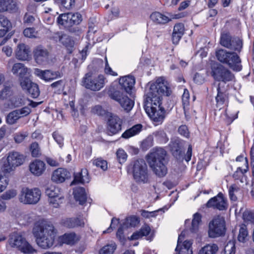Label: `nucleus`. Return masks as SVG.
I'll use <instances>...</instances> for the list:
<instances>
[{"mask_svg":"<svg viewBox=\"0 0 254 254\" xmlns=\"http://www.w3.org/2000/svg\"><path fill=\"white\" fill-rule=\"evenodd\" d=\"M218 250L217 245L208 244L202 247L199 251L198 254H215Z\"/></svg>","mask_w":254,"mask_h":254,"instance_id":"nucleus-38","label":"nucleus"},{"mask_svg":"<svg viewBox=\"0 0 254 254\" xmlns=\"http://www.w3.org/2000/svg\"><path fill=\"white\" fill-rule=\"evenodd\" d=\"M53 136L60 146L62 147L64 144L63 137L57 132H54L53 134Z\"/></svg>","mask_w":254,"mask_h":254,"instance_id":"nucleus-61","label":"nucleus"},{"mask_svg":"<svg viewBox=\"0 0 254 254\" xmlns=\"http://www.w3.org/2000/svg\"><path fill=\"white\" fill-rule=\"evenodd\" d=\"M9 245L25 254H33L37 253L35 249L20 233H13L8 240Z\"/></svg>","mask_w":254,"mask_h":254,"instance_id":"nucleus-6","label":"nucleus"},{"mask_svg":"<svg viewBox=\"0 0 254 254\" xmlns=\"http://www.w3.org/2000/svg\"><path fill=\"white\" fill-rule=\"evenodd\" d=\"M169 146L173 155L177 159H181L183 155L180 141L178 139L172 140Z\"/></svg>","mask_w":254,"mask_h":254,"instance_id":"nucleus-27","label":"nucleus"},{"mask_svg":"<svg viewBox=\"0 0 254 254\" xmlns=\"http://www.w3.org/2000/svg\"><path fill=\"white\" fill-rule=\"evenodd\" d=\"M61 43L67 48H72L74 46V41L66 34H63L61 38Z\"/></svg>","mask_w":254,"mask_h":254,"instance_id":"nucleus-44","label":"nucleus"},{"mask_svg":"<svg viewBox=\"0 0 254 254\" xmlns=\"http://www.w3.org/2000/svg\"><path fill=\"white\" fill-rule=\"evenodd\" d=\"M11 27L10 21L6 17L0 15V37H3Z\"/></svg>","mask_w":254,"mask_h":254,"instance_id":"nucleus-35","label":"nucleus"},{"mask_svg":"<svg viewBox=\"0 0 254 254\" xmlns=\"http://www.w3.org/2000/svg\"><path fill=\"white\" fill-rule=\"evenodd\" d=\"M63 199L64 196L62 194L59 195L58 197L49 198V203L53 206V207L57 208L59 206L60 204L62 203Z\"/></svg>","mask_w":254,"mask_h":254,"instance_id":"nucleus-50","label":"nucleus"},{"mask_svg":"<svg viewBox=\"0 0 254 254\" xmlns=\"http://www.w3.org/2000/svg\"><path fill=\"white\" fill-rule=\"evenodd\" d=\"M81 21V15L78 13L68 12L63 13L57 19L58 23L66 28L77 25Z\"/></svg>","mask_w":254,"mask_h":254,"instance_id":"nucleus-14","label":"nucleus"},{"mask_svg":"<svg viewBox=\"0 0 254 254\" xmlns=\"http://www.w3.org/2000/svg\"><path fill=\"white\" fill-rule=\"evenodd\" d=\"M240 190V188L235 184L231 185L229 190V194L230 199L233 201H236L237 199L236 193Z\"/></svg>","mask_w":254,"mask_h":254,"instance_id":"nucleus-48","label":"nucleus"},{"mask_svg":"<svg viewBox=\"0 0 254 254\" xmlns=\"http://www.w3.org/2000/svg\"><path fill=\"white\" fill-rule=\"evenodd\" d=\"M183 238L182 234L179 235L177 246L175 249V254H192L191 241L186 240L182 242V239Z\"/></svg>","mask_w":254,"mask_h":254,"instance_id":"nucleus-20","label":"nucleus"},{"mask_svg":"<svg viewBox=\"0 0 254 254\" xmlns=\"http://www.w3.org/2000/svg\"><path fill=\"white\" fill-rule=\"evenodd\" d=\"M108 94L111 99L118 102L121 106L127 112L130 111L134 105L133 101L121 91L110 90Z\"/></svg>","mask_w":254,"mask_h":254,"instance_id":"nucleus-13","label":"nucleus"},{"mask_svg":"<svg viewBox=\"0 0 254 254\" xmlns=\"http://www.w3.org/2000/svg\"><path fill=\"white\" fill-rule=\"evenodd\" d=\"M119 82L122 88L127 93H130L134 87L135 80L133 76L127 75L120 78Z\"/></svg>","mask_w":254,"mask_h":254,"instance_id":"nucleus-23","label":"nucleus"},{"mask_svg":"<svg viewBox=\"0 0 254 254\" xmlns=\"http://www.w3.org/2000/svg\"><path fill=\"white\" fill-rule=\"evenodd\" d=\"M93 164L97 167L100 168L103 171H105L107 169V162L106 161L101 158H97L93 161Z\"/></svg>","mask_w":254,"mask_h":254,"instance_id":"nucleus-52","label":"nucleus"},{"mask_svg":"<svg viewBox=\"0 0 254 254\" xmlns=\"http://www.w3.org/2000/svg\"><path fill=\"white\" fill-rule=\"evenodd\" d=\"M16 5L10 0H0V12L4 11H15Z\"/></svg>","mask_w":254,"mask_h":254,"instance_id":"nucleus-34","label":"nucleus"},{"mask_svg":"<svg viewBox=\"0 0 254 254\" xmlns=\"http://www.w3.org/2000/svg\"><path fill=\"white\" fill-rule=\"evenodd\" d=\"M116 249L115 244L107 245L103 247L99 251V254H112Z\"/></svg>","mask_w":254,"mask_h":254,"instance_id":"nucleus-45","label":"nucleus"},{"mask_svg":"<svg viewBox=\"0 0 254 254\" xmlns=\"http://www.w3.org/2000/svg\"><path fill=\"white\" fill-rule=\"evenodd\" d=\"M225 231V221L223 217L218 215L210 221L208 231L209 237L214 238L222 236Z\"/></svg>","mask_w":254,"mask_h":254,"instance_id":"nucleus-8","label":"nucleus"},{"mask_svg":"<svg viewBox=\"0 0 254 254\" xmlns=\"http://www.w3.org/2000/svg\"><path fill=\"white\" fill-rule=\"evenodd\" d=\"M15 57L19 61H28L31 58L30 49L25 44H19L15 50Z\"/></svg>","mask_w":254,"mask_h":254,"instance_id":"nucleus-21","label":"nucleus"},{"mask_svg":"<svg viewBox=\"0 0 254 254\" xmlns=\"http://www.w3.org/2000/svg\"><path fill=\"white\" fill-rule=\"evenodd\" d=\"M61 4L66 9L71 8L75 3V0H60Z\"/></svg>","mask_w":254,"mask_h":254,"instance_id":"nucleus-62","label":"nucleus"},{"mask_svg":"<svg viewBox=\"0 0 254 254\" xmlns=\"http://www.w3.org/2000/svg\"><path fill=\"white\" fill-rule=\"evenodd\" d=\"M212 74L215 80L224 83L232 81L235 79L234 74L227 67L221 64L212 68Z\"/></svg>","mask_w":254,"mask_h":254,"instance_id":"nucleus-12","label":"nucleus"},{"mask_svg":"<svg viewBox=\"0 0 254 254\" xmlns=\"http://www.w3.org/2000/svg\"><path fill=\"white\" fill-rule=\"evenodd\" d=\"M220 44L228 49L240 52L243 47V41L238 37L232 38L229 33H223L220 37Z\"/></svg>","mask_w":254,"mask_h":254,"instance_id":"nucleus-11","label":"nucleus"},{"mask_svg":"<svg viewBox=\"0 0 254 254\" xmlns=\"http://www.w3.org/2000/svg\"><path fill=\"white\" fill-rule=\"evenodd\" d=\"M33 98H37L40 94V90L37 84L33 83L26 91Z\"/></svg>","mask_w":254,"mask_h":254,"instance_id":"nucleus-47","label":"nucleus"},{"mask_svg":"<svg viewBox=\"0 0 254 254\" xmlns=\"http://www.w3.org/2000/svg\"><path fill=\"white\" fill-rule=\"evenodd\" d=\"M236 248L234 241H229L224 248L225 254H235Z\"/></svg>","mask_w":254,"mask_h":254,"instance_id":"nucleus-49","label":"nucleus"},{"mask_svg":"<svg viewBox=\"0 0 254 254\" xmlns=\"http://www.w3.org/2000/svg\"><path fill=\"white\" fill-rule=\"evenodd\" d=\"M201 221V216L200 214L196 213L193 215L191 222L190 231L192 233H196L199 229V225Z\"/></svg>","mask_w":254,"mask_h":254,"instance_id":"nucleus-39","label":"nucleus"},{"mask_svg":"<svg viewBox=\"0 0 254 254\" xmlns=\"http://www.w3.org/2000/svg\"><path fill=\"white\" fill-rule=\"evenodd\" d=\"M190 94L189 91L185 89L182 95V103L184 109L189 105Z\"/></svg>","mask_w":254,"mask_h":254,"instance_id":"nucleus-57","label":"nucleus"},{"mask_svg":"<svg viewBox=\"0 0 254 254\" xmlns=\"http://www.w3.org/2000/svg\"><path fill=\"white\" fill-rule=\"evenodd\" d=\"M122 120L116 115L111 114L107 126V133L109 135L118 133L121 130Z\"/></svg>","mask_w":254,"mask_h":254,"instance_id":"nucleus-16","label":"nucleus"},{"mask_svg":"<svg viewBox=\"0 0 254 254\" xmlns=\"http://www.w3.org/2000/svg\"><path fill=\"white\" fill-rule=\"evenodd\" d=\"M178 132L180 134L186 137H188L189 136V132L188 128L185 125H182L180 126L178 128Z\"/></svg>","mask_w":254,"mask_h":254,"instance_id":"nucleus-63","label":"nucleus"},{"mask_svg":"<svg viewBox=\"0 0 254 254\" xmlns=\"http://www.w3.org/2000/svg\"><path fill=\"white\" fill-rule=\"evenodd\" d=\"M116 154L117 159L120 164L123 163L126 161L127 156L123 149H118Z\"/></svg>","mask_w":254,"mask_h":254,"instance_id":"nucleus-54","label":"nucleus"},{"mask_svg":"<svg viewBox=\"0 0 254 254\" xmlns=\"http://www.w3.org/2000/svg\"><path fill=\"white\" fill-rule=\"evenodd\" d=\"M62 241L63 243L73 245L78 240V236L74 233L65 234L62 236Z\"/></svg>","mask_w":254,"mask_h":254,"instance_id":"nucleus-37","label":"nucleus"},{"mask_svg":"<svg viewBox=\"0 0 254 254\" xmlns=\"http://www.w3.org/2000/svg\"><path fill=\"white\" fill-rule=\"evenodd\" d=\"M64 226L68 228L77 227H83L84 222L82 219L79 217L67 218L62 220Z\"/></svg>","mask_w":254,"mask_h":254,"instance_id":"nucleus-26","label":"nucleus"},{"mask_svg":"<svg viewBox=\"0 0 254 254\" xmlns=\"http://www.w3.org/2000/svg\"><path fill=\"white\" fill-rule=\"evenodd\" d=\"M215 55L220 63L227 65L233 71H240L242 70L241 59L236 53L221 49L216 51Z\"/></svg>","mask_w":254,"mask_h":254,"instance_id":"nucleus-4","label":"nucleus"},{"mask_svg":"<svg viewBox=\"0 0 254 254\" xmlns=\"http://www.w3.org/2000/svg\"><path fill=\"white\" fill-rule=\"evenodd\" d=\"M220 84L217 87V95L216 97V101L217 103V106L221 108V106L224 105H226L228 102V96L227 94L222 91L219 86Z\"/></svg>","mask_w":254,"mask_h":254,"instance_id":"nucleus-33","label":"nucleus"},{"mask_svg":"<svg viewBox=\"0 0 254 254\" xmlns=\"http://www.w3.org/2000/svg\"><path fill=\"white\" fill-rule=\"evenodd\" d=\"M141 128L142 125L140 124L134 125L125 131L122 136L125 138H128L138 134L141 131Z\"/></svg>","mask_w":254,"mask_h":254,"instance_id":"nucleus-36","label":"nucleus"},{"mask_svg":"<svg viewBox=\"0 0 254 254\" xmlns=\"http://www.w3.org/2000/svg\"><path fill=\"white\" fill-rule=\"evenodd\" d=\"M146 159L150 169L156 176L163 177L167 174L168 160L166 152L164 149L159 148L153 150L147 155Z\"/></svg>","mask_w":254,"mask_h":254,"instance_id":"nucleus-3","label":"nucleus"},{"mask_svg":"<svg viewBox=\"0 0 254 254\" xmlns=\"http://www.w3.org/2000/svg\"><path fill=\"white\" fill-rule=\"evenodd\" d=\"M70 173L66 169L58 168L55 170L52 176V180L56 183H62L70 177Z\"/></svg>","mask_w":254,"mask_h":254,"instance_id":"nucleus-22","label":"nucleus"},{"mask_svg":"<svg viewBox=\"0 0 254 254\" xmlns=\"http://www.w3.org/2000/svg\"><path fill=\"white\" fill-rule=\"evenodd\" d=\"M91 112L93 114L98 116H103L105 114V111L100 105H96L92 108Z\"/></svg>","mask_w":254,"mask_h":254,"instance_id":"nucleus-60","label":"nucleus"},{"mask_svg":"<svg viewBox=\"0 0 254 254\" xmlns=\"http://www.w3.org/2000/svg\"><path fill=\"white\" fill-rule=\"evenodd\" d=\"M46 167L45 163L38 159H36L29 165V170L34 175L40 176L45 171Z\"/></svg>","mask_w":254,"mask_h":254,"instance_id":"nucleus-24","label":"nucleus"},{"mask_svg":"<svg viewBox=\"0 0 254 254\" xmlns=\"http://www.w3.org/2000/svg\"><path fill=\"white\" fill-rule=\"evenodd\" d=\"M249 168L248 159H245V168L242 169L239 167L233 175V178L236 180H239L241 183H244L246 182L247 176L246 173L247 172Z\"/></svg>","mask_w":254,"mask_h":254,"instance_id":"nucleus-28","label":"nucleus"},{"mask_svg":"<svg viewBox=\"0 0 254 254\" xmlns=\"http://www.w3.org/2000/svg\"><path fill=\"white\" fill-rule=\"evenodd\" d=\"M169 17L159 12H154L150 15L151 19L157 24H164L171 20L172 16Z\"/></svg>","mask_w":254,"mask_h":254,"instance_id":"nucleus-31","label":"nucleus"},{"mask_svg":"<svg viewBox=\"0 0 254 254\" xmlns=\"http://www.w3.org/2000/svg\"><path fill=\"white\" fill-rule=\"evenodd\" d=\"M45 193L49 198L58 197L59 195H62L60 189L54 185L48 187L46 190Z\"/></svg>","mask_w":254,"mask_h":254,"instance_id":"nucleus-40","label":"nucleus"},{"mask_svg":"<svg viewBox=\"0 0 254 254\" xmlns=\"http://www.w3.org/2000/svg\"><path fill=\"white\" fill-rule=\"evenodd\" d=\"M25 159V156L18 152L11 151L9 152L6 162H4L2 166L3 172L10 173L13 171L16 167L23 164Z\"/></svg>","mask_w":254,"mask_h":254,"instance_id":"nucleus-9","label":"nucleus"},{"mask_svg":"<svg viewBox=\"0 0 254 254\" xmlns=\"http://www.w3.org/2000/svg\"><path fill=\"white\" fill-rule=\"evenodd\" d=\"M34 74L45 81H51L62 76L59 71H53L51 70H41L39 68L34 69Z\"/></svg>","mask_w":254,"mask_h":254,"instance_id":"nucleus-19","label":"nucleus"},{"mask_svg":"<svg viewBox=\"0 0 254 254\" xmlns=\"http://www.w3.org/2000/svg\"><path fill=\"white\" fill-rule=\"evenodd\" d=\"M20 84L22 89L26 91L33 84V82L28 77H25L19 79Z\"/></svg>","mask_w":254,"mask_h":254,"instance_id":"nucleus-51","label":"nucleus"},{"mask_svg":"<svg viewBox=\"0 0 254 254\" xmlns=\"http://www.w3.org/2000/svg\"><path fill=\"white\" fill-rule=\"evenodd\" d=\"M74 197L81 205L84 204L87 200V194L84 188L79 187L76 188L73 191Z\"/></svg>","mask_w":254,"mask_h":254,"instance_id":"nucleus-32","label":"nucleus"},{"mask_svg":"<svg viewBox=\"0 0 254 254\" xmlns=\"http://www.w3.org/2000/svg\"><path fill=\"white\" fill-rule=\"evenodd\" d=\"M41 192L37 188L29 189L27 188H23L21 189L19 195V201L28 204H35L40 199Z\"/></svg>","mask_w":254,"mask_h":254,"instance_id":"nucleus-10","label":"nucleus"},{"mask_svg":"<svg viewBox=\"0 0 254 254\" xmlns=\"http://www.w3.org/2000/svg\"><path fill=\"white\" fill-rule=\"evenodd\" d=\"M139 222V218L137 216L133 215L127 217L124 224L126 227H135Z\"/></svg>","mask_w":254,"mask_h":254,"instance_id":"nucleus-42","label":"nucleus"},{"mask_svg":"<svg viewBox=\"0 0 254 254\" xmlns=\"http://www.w3.org/2000/svg\"><path fill=\"white\" fill-rule=\"evenodd\" d=\"M24 35L28 38H36L37 35V31L33 28H27L23 31Z\"/></svg>","mask_w":254,"mask_h":254,"instance_id":"nucleus-55","label":"nucleus"},{"mask_svg":"<svg viewBox=\"0 0 254 254\" xmlns=\"http://www.w3.org/2000/svg\"><path fill=\"white\" fill-rule=\"evenodd\" d=\"M89 182L88 172L87 169H82L79 173L74 174V180L71 183L73 185L76 183L84 184Z\"/></svg>","mask_w":254,"mask_h":254,"instance_id":"nucleus-29","label":"nucleus"},{"mask_svg":"<svg viewBox=\"0 0 254 254\" xmlns=\"http://www.w3.org/2000/svg\"><path fill=\"white\" fill-rule=\"evenodd\" d=\"M148 86L144 102V109L154 122L161 123L165 118V111L160 106L162 96L170 94L167 82L163 77H160L155 82L149 83Z\"/></svg>","mask_w":254,"mask_h":254,"instance_id":"nucleus-1","label":"nucleus"},{"mask_svg":"<svg viewBox=\"0 0 254 254\" xmlns=\"http://www.w3.org/2000/svg\"><path fill=\"white\" fill-rule=\"evenodd\" d=\"M31 112V110L29 106H25L21 109L15 110L7 115L6 122L10 125L15 124L19 119L27 116Z\"/></svg>","mask_w":254,"mask_h":254,"instance_id":"nucleus-15","label":"nucleus"},{"mask_svg":"<svg viewBox=\"0 0 254 254\" xmlns=\"http://www.w3.org/2000/svg\"><path fill=\"white\" fill-rule=\"evenodd\" d=\"M27 136L28 133L27 132L25 133H17L14 135V140L16 143H20L22 142Z\"/></svg>","mask_w":254,"mask_h":254,"instance_id":"nucleus-59","label":"nucleus"},{"mask_svg":"<svg viewBox=\"0 0 254 254\" xmlns=\"http://www.w3.org/2000/svg\"><path fill=\"white\" fill-rule=\"evenodd\" d=\"M30 150L31 155L34 157H38L41 155V152L39 145L36 142L32 143L31 144Z\"/></svg>","mask_w":254,"mask_h":254,"instance_id":"nucleus-53","label":"nucleus"},{"mask_svg":"<svg viewBox=\"0 0 254 254\" xmlns=\"http://www.w3.org/2000/svg\"><path fill=\"white\" fill-rule=\"evenodd\" d=\"M248 232L246 226L243 225L239 230L238 240L239 242L244 243L248 240Z\"/></svg>","mask_w":254,"mask_h":254,"instance_id":"nucleus-41","label":"nucleus"},{"mask_svg":"<svg viewBox=\"0 0 254 254\" xmlns=\"http://www.w3.org/2000/svg\"><path fill=\"white\" fill-rule=\"evenodd\" d=\"M207 207H212L220 210L226 209L228 206L226 199L221 192L214 197L210 198L206 204Z\"/></svg>","mask_w":254,"mask_h":254,"instance_id":"nucleus-18","label":"nucleus"},{"mask_svg":"<svg viewBox=\"0 0 254 254\" xmlns=\"http://www.w3.org/2000/svg\"><path fill=\"white\" fill-rule=\"evenodd\" d=\"M106 82V79L104 75L100 74L96 77L91 72L86 73L82 79L83 86L93 91L101 90Z\"/></svg>","mask_w":254,"mask_h":254,"instance_id":"nucleus-7","label":"nucleus"},{"mask_svg":"<svg viewBox=\"0 0 254 254\" xmlns=\"http://www.w3.org/2000/svg\"><path fill=\"white\" fill-rule=\"evenodd\" d=\"M155 137L161 142L166 143L169 139L163 130H159L153 133Z\"/></svg>","mask_w":254,"mask_h":254,"instance_id":"nucleus-43","label":"nucleus"},{"mask_svg":"<svg viewBox=\"0 0 254 254\" xmlns=\"http://www.w3.org/2000/svg\"><path fill=\"white\" fill-rule=\"evenodd\" d=\"M153 145V138L152 137H148L144 139L141 143V146L143 149L147 150Z\"/></svg>","mask_w":254,"mask_h":254,"instance_id":"nucleus-58","label":"nucleus"},{"mask_svg":"<svg viewBox=\"0 0 254 254\" xmlns=\"http://www.w3.org/2000/svg\"><path fill=\"white\" fill-rule=\"evenodd\" d=\"M32 233L37 245L43 249H48L54 245L57 230L50 221L41 220L34 224Z\"/></svg>","mask_w":254,"mask_h":254,"instance_id":"nucleus-2","label":"nucleus"},{"mask_svg":"<svg viewBox=\"0 0 254 254\" xmlns=\"http://www.w3.org/2000/svg\"><path fill=\"white\" fill-rule=\"evenodd\" d=\"M12 93L11 87L4 85L2 90L0 92V99H5L9 97Z\"/></svg>","mask_w":254,"mask_h":254,"instance_id":"nucleus-46","label":"nucleus"},{"mask_svg":"<svg viewBox=\"0 0 254 254\" xmlns=\"http://www.w3.org/2000/svg\"><path fill=\"white\" fill-rule=\"evenodd\" d=\"M33 56L35 62L39 64H45L49 61V53L44 47L37 46L33 50Z\"/></svg>","mask_w":254,"mask_h":254,"instance_id":"nucleus-17","label":"nucleus"},{"mask_svg":"<svg viewBox=\"0 0 254 254\" xmlns=\"http://www.w3.org/2000/svg\"><path fill=\"white\" fill-rule=\"evenodd\" d=\"M185 33V26L183 23L175 25L172 33V42L174 44H178Z\"/></svg>","mask_w":254,"mask_h":254,"instance_id":"nucleus-25","label":"nucleus"},{"mask_svg":"<svg viewBox=\"0 0 254 254\" xmlns=\"http://www.w3.org/2000/svg\"><path fill=\"white\" fill-rule=\"evenodd\" d=\"M17 195V191L15 190H10L6 191L1 196L3 199L8 200L14 197Z\"/></svg>","mask_w":254,"mask_h":254,"instance_id":"nucleus-56","label":"nucleus"},{"mask_svg":"<svg viewBox=\"0 0 254 254\" xmlns=\"http://www.w3.org/2000/svg\"><path fill=\"white\" fill-rule=\"evenodd\" d=\"M133 179L138 184H146L149 182L148 169L145 161L142 159H137L129 166Z\"/></svg>","mask_w":254,"mask_h":254,"instance_id":"nucleus-5","label":"nucleus"},{"mask_svg":"<svg viewBox=\"0 0 254 254\" xmlns=\"http://www.w3.org/2000/svg\"><path fill=\"white\" fill-rule=\"evenodd\" d=\"M243 218L245 221L254 222V214L251 212H245L243 214Z\"/></svg>","mask_w":254,"mask_h":254,"instance_id":"nucleus-64","label":"nucleus"},{"mask_svg":"<svg viewBox=\"0 0 254 254\" xmlns=\"http://www.w3.org/2000/svg\"><path fill=\"white\" fill-rule=\"evenodd\" d=\"M11 71L13 74L18 76L20 79L25 77L27 72V68L23 64L16 63L13 64Z\"/></svg>","mask_w":254,"mask_h":254,"instance_id":"nucleus-30","label":"nucleus"}]
</instances>
